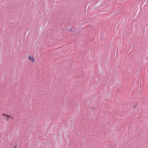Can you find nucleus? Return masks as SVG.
<instances>
[{"instance_id":"obj_1","label":"nucleus","mask_w":148,"mask_h":148,"mask_svg":"<svg viewBox=\"0 0 148 148\" xmlns=\"http://www.w3.org/2000/svg\"><path fill=\"white\" fill-rule=\"evenodd\" d=\"M2 115L3 116V119L6 121H8L9 119H10L12 120L14 119V117L10 115H8L4 113L2 114Z\"/></svg>"},{"instance_id":"obj_2","label":"nucleus","mask_w":148,"mask_h":148,"mask_svg":"<svg viewBox=\"0 0 148 148\" xmlns=\"http://www.w3.org/2000/svg\"><path fill=\"white\" fill-rule=\"evenodd\" d=\"M28 59L29 61L32 62H34L35 61V58L33 55H29Z\"/></svg>"},{"instance_id":"obj_3","label":"nucleus","mask_w":148,"mask_h":148,"mask_svg":"<svg viewBox=\"0 0 148 148\" xmlns=\"http://www.w3.org/2000/svg\"><path fill=\"white\" fill-rule=\"evenodd\" d=\"M14 148H16V146H15L14 147Z\"/></svg>"},{"instance_id":"obj_4","label":"nucleus","mask_w":148,"mask_h":148,"mask_svg":"<svg viewBox=\"0 0 148 148\" xmlns=\"http://www.w3.org/2000/svg\"><path fill=\"white\" fill-rule=\"evenodd\" d=\"M134 108H135V106H134Z\"/></svg>"}]
</instances>
